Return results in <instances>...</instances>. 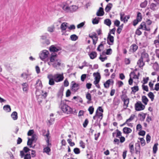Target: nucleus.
Masks as SVG:
<instances>
[{"label":"nucleus","instance_id":"obj_38","mask_svg":"<svg viewBox=\"0 0 159 159\" xmlns=\"http://www.w3.org/2000/svg\"><path fill=\"white\" fill-rule=\"evenodd\" d=\"M97 53L95 52H92L89 55L90 58L93 59L96 57L97 56Z\"/></svg>","mask_w":159,"mask_h":159},{"label":"nucleus","instance_id":"obj_59","mask_svg":"<svg viewBox=\"0 0 159 159\" xmlns=\"http://www.w3.org/2000/svg\"><path fill=\"white\" fill-rule=\"evenodd\" d=\"M142 88L143 90L147 92H148V87L147 86L143 85Z\"/></svg>","mask_w":159,"mask_h":159},{"label":"nucleus","instance_id":"obj_13","mask_svg":"<svg viewBox=\"0 0 159 159\" xmlns=\"http://www.w3.org/2000/svg\"><path fill=\"white\" fill-rule=\"evenodd\" d=\"M71 84L72 85L71 88L72 91L76 92L79 89V85L75 83V82L72 81Z\"/></svg>","mask_w":159,"mask_h":159},{"label":"nucleus","instance_id":"obj_7","mask_svg":"<svg viewBox=\"0 0 159 159\" xmlns=\"http://www.w3.org/2000/svg\"><path fill=\"white\" fill-rule=\"evenodd\" d=\"M122 100L124 102L123 106L125 109H126L128 107L129 103V99L126 95H122L121 96Z\"/></svg>","mask_w":159,"mask_h":159},{"label":"nucleus","instance_id":"obj_17","mask_svg":"<svg viewBox=\"0 0 159 159\" xmlns=\"http://www.w3.org/2000/svg\"><path fill=\"white\" fill-rule=\"evenodd\" d=\"M139 29H142L143 30L148 31L149 30V29L147 27L145 23L144 22H142L140 24L139 27Z\"/></svg>","mask_w":159,"mask_h":159},{"label":"nucleus","instance_id":"obj_28","mask_svg":"<svg viewBox=\"0 0 159 159\" xmlns=\"http://www.w3.org/2000/svg\"><path fill=\"white\" fill-rule=\"evenodd\" d=\"M68 24L66 22H63L62 23L61 25V29L62 30H65L67 28Z\"/></svg>","mask_w":159,"mask_h":159},{"label":"nucleus","instance_id":"obj_64","mask_svg":"<svg viewBox=\"0 0 159 159\" xmlns=\"http://www.w3.org/2000/svg\"><path fill=\"white\" fill-rule=\"evenodd\" d=\"M153 67L154 69L156 70H159V66L157 64H155Z\"/></svg>","mask_w":159,"mask_h":159},{"label":"nucleus","instance_id":"obj_53","mask_svg":"<svg viewBox=\"0 0 159 159\" xmlns=\"http://www.w3.org/2000/svg\"><path fill=\"white\" fill-rule=\"evenodd\" d=\"M103 45L102 44H100L99 45L97 48V50L99 52L101 51L103 49Z\"/></svg>","mask_w":159,"mask_h":159},{"label":"nucleus","instance_id":"obj_43","mask_svg":"<svg viewBox=\"0 0 159 159\" xmlns=\"http://www.w3.org/2000/svg\"><path fill=\"white\" fill-rule=\"evenodd\" d=\"M49 152L50 148L48 146L44 148L43 149V152L46 153L48 155L49 154Z\"/></svg>","mask_w":159,"mask_h":159},{"label":"nucleus","instance_id":"obj_30","mask_svg":"<svg viewBox=\"0 0 159 159\" xmlns=\"http://www.w3.org/2000/svg\"><path fill=\"white\" fill-rule=\"evenodd\" d=\"M3 109L7 112H9L11 111V108L9 105H6L3 107Z\"/></svg>","mask_w":159,"mask_h":159},{"label":"nucleus","instance_id":"obj_20","mask_svg":"<svg viewBox=\"0 0 159 159\" xmlns=\"http://www.w3.org/2000/svg\"><path fill=\"white\" fill-rule=\"evenodd\" d=\"M113 81L111 79H109L107 80L105 83L104 84V87L106 88H108L110 84L113 83Z\"/></svg>","mask_w":159,"mask_h":159},{"label":"nucleus","instance_id":"obj_11","mask_svg":"<svg viewBox=\"0 0 159 159\" xmlns=\"http://www.w3.org/2000/svg\"><path fill=\"white\" fill-rule=\"evenodd\" d=\"M42 132L43 134V135L44 136H45L47 138V140H46V142L48 144V146L50 144L49 143V130H48L47 132L46 133V130H45L43 129L42 130Z\"/></svg>","mask_w":159,"mask_h":159},{"label":"nucleus","instance_id":"obj_36","mask_svg":"<svg viewBox=\"0 0 159 159\" xmlns=\"http://www.w3.org/2000/svg\"><path fill=\"white\" fill-rule=\"evenodd\" d=\"M138 48V46L135 44H133L130 47L131 49L133 52H135L137 49Z\"/></svg>","mask_w":159,"mask_h":159},{"label":"nucleus","instance_id":"obj_62","mask_svg":"<svg viewBox=\"0 0 159 159\" xmlns=\"http://www.w3.org/2000/svg\"><path fill=\"white\" fill-rule=\"evenodd\" d=\"M36 135L35 134H33L31 137V139H30L33 141H36Z\"/></svg>","mask_w":159,"mask_h":159},{"label":"nucleus","instance_id":"obj_37","mask_svg":"<svg viewBox=\"0 0 159 159\" xmlns=\"http://www.w3.org/2000/svg\"><path fill=\"white\" fill-rule=\"evenodd\" d=\"M142 19V14L141 13L138 12L137 13V19L139 21H141Z\"/></svg>","mask_w":159,"mask_h":159},{"label":"nucleus","instance_id":"obj_12","mask_svg":"<svg viewBox=\"0 0 159 159\" xmlns=\"http://www.w3.org/2000/svg\"><path fill=\"white\" fill-rule=\"evenodd\" d=\"M89 37L93 39V44L95 45L98 40L96 34L95 33H92L89 35Z\"/></svg>","mask_w":159,"mask_h":159},{"label":"nucleus","instance_id":"obj_56","mask_svg":"<svg viewBox=\"0 0 159 159\" xmlns=\"http://www.w3.org/2000/svg\"><path fill=\"white\" fill-rule=\"evenodd\" d=\"M68 28L69 29V30H71L75 29V27L74 25H71L70 26H68Z\"/></svg>","mask_w":159,"mask_h":159},{"label":"nucleus","instance_id":"obj_3","mask_svg":"<svg viewBox=\"0 0 159 159\" xmlns=\"http://www.w3.org/2000/svg\"><path fill=\"white\" fill-rule=\"evenodd\" d=\"M35 87L36 89L35 93L36 96H40V91L42 93H43V91L41 90L42 88V84L41 81L39 79H38L36 81Z\"/></svg>","mask_w":159,"mask_h":159},{"label":"nucleus","instance_id":"obj_41","mask_svg":"<svg viewBox=\"0 0 159 159\" xmlns=\"http://www.w3.org/2000/svg\"><path fill=\"white\" fill-rule=\"evenodd\" d=\"M132 91L134 93H135L139 90V87L137 86H134L131 88Z\"/></svg>","mask_w":159,"mask_h":159},{"label":"nucleus","instance_id":"obj_27","mask_svg":"<svg viewBox=\"0 0 159 159\" xmlns=\"http://www.w3.org/2000/svg\"><path fill=\"white\" fill-rule=\"evenodd\" d=\"M129 149L130 152L133 154L134 152V144L132 143H130L129 145Z\"/></svg>","mask_w":159,"mask_h":159},{"label":"nucleus","instance_id":"obj_24","mask_svg":"<svg viewBox=\"0 0 159 159\" xmlns=\"http://www.w3.org/2000/svg\"><path fill=\"white\" fill-rule=\"evenodd\" d=\"M70 12L76 11L78 8V7L76 5H71L70 6Z\"/></svg>","mask_w":159,"mask_h":159},{"label":"nucleus","instance_id":"obj_50","mask_svg":"<svg viewBox=\"0 0 159 159\" xmlns=\"http://www.w3.org/2000/svg\"><path fill=\"white\" fill-rule=\"evenodd\" d=\"M87 75L86 74H84L82 75L81 77V81L83 82L84 81Z\"/></svg>","mask_w":159,"mask_h":159},{"label":"nucleus","instance_id":"obj_51","mask_svg":"<svg viewBox=\"0 0 159 159\" xmlns=\"http://www.w3.org/2000/svg\"><path fill=\"white\" fill-rule=\"evenodd\" d=\"M151 138V136L148 134L147 135L146 137V140L147 143H148L150 142Z\"/></svg>","mask_w":159,"mask_h":159},{"label":"nucleus","instance_id":"obj_25","mask_svg":"<svg viewBox=\"0 0 159 159\" xmlns=\"http://www.w3.org/2000/svg\"><path fill=\"white\" fill-rule=\"evenodd\" d=\"M86 99L88 100L87 103L88 104L90 103L92 100L91 94L89 93H87L86 94Z\"/></svg>","mask_w":159,"mask_h":159},{"label":"nucleus","instance_id":"obj_45","mask_svg":"<svg viewBox=\"0 0 159 159\" xmlns=\"http://www.w3.org/2000/svg\"><path fill=\"white\" fill-rule=\"evenodd\" d=\"M88 110L89 112V114L91 115L93 112L94 108L93 106H90L89 107Z\"/></svg>","mask_w":159,"mask_h":159},{"label":"nucleus","instance_id":"obj_18","mask_svg":"<svg viewBox=\"0 0 159 159\" xmlns=\"http://www.w3.org/2000/svg\"><path fill=\"white\" fill-rule=\"evenodd\" d=\"M68 3L65 4L62 7L63 9L66 12H70V7L68 5V2H67Z\"/></svg>","mask_w":159,"mask_h":159},{"label":"nucleus","instance_id":"obj_46","mask_svg":"<svg viewBox=\"0 0 159 159\" xmlns=\"http://www.w3.org/2000/svg\"><path fill=\"white\" fill-rule=\"evenodd\" d=\"M99 21V18H95L92 20V23L93 24H98Z\"/></svg>","mask_w":159,"mask_h":159},{"label":"nucleus","instance_id":"obj_32","mask_svg":"<svg viewBox=\"0 0 159 159\" xmlns=\"http://www.w3.org/2000/svg\"><path fill=\"white\" fill-rule=\"evenodd\" d=\"M102 112H99L98 109H97L96 112V116H98L99 118L101 120L102 118Z\"/></svg>","mask_w":159,"mask_h":159},{"label":"nucleus","instance_id":"obj_33","mask_svg":"<svg viewBox=\"0 0 159 159\" xmlns=\"http://www.w3.org/2000/svg\"><path fill=\"white\" fill-rule=\"evenodd\" d=\"M112 5L111 3H109L106 7L105 9V11L108 12L111 9Z\"/></svg>","mask_w":159,"mask_h":159},{"label":"nucleus","instance_id":"obj_34","mask_svg":"<svg viewBox=\"0 0 159 159\" xmlns=\"http://www.w3.org/2000/svg\"><path fill=\"white\" fill-rule=\"evenodd\" d=\"M139 116L141 120H143L145 118L146 114L143 113H141L139 114Z\"/></svg>","mask_w":159,"mask_h":159},{"label":"nucleus","instance_id":"obj_54","mask_svg":"<svg viewBox=\"0 0 159 159\" xmlns=\"http://www.w3.org/2000/svg\"><path fill=\"white\" fill-rule=\"evenodd\" d=\"M80 146L83 148H84L85 147V144L82 141H80Z\"/></svg>","mask_w":159,"mask_h":159},{"label":"nucleus","instance_id":"obj_44","mask_svg":"<svg viewBox=\"0 0 159 159\" xmlns=\"http://www.w3.org/2000/svg\"><path fill=\"white\" fill-rule=\"evenodd\" d=\"M71 40L72 41H75L78 39L77 36L75 34L72 35L70 36Z\"/></svg>","mask_w":159,"mask_h":159},{"label":"nucleus","instance_id":"obj_63","mask_svg":"<svg viewBox=\"0 0 159 159\" xmlns=\"http://www.w3.org/2000/svg\"><path fill=\"white\" fill-rule=\"evenodd\" d=\"M34 133V131L33 130H30L28 132V136H31Z\"/></svg>","mask_w":159,"mask_h":159},{"label":"nucleus","instance_id":"obj_19","mask_svg":"<svg viewBox=\"0 0 159 159\" xmlns=\"http://www.w3.org/2000/svg\"><path fill=\"white\" fill-rule=\"evenodd\" d=\"M23 90L27 93L29 89L28 85L26 83H23L21 84Z\"/></svg>","mask_w":159,"mask_h":159},{"label":"nucleus","instance_id":"obj_8","mask_svg":"<svg viewBox=\"0 0 159 159\" xmlns=\"http://www.w3.org/2000/svg\"><path fill=\"white\" fill-rule=\"evenodd\" d=\"M135 109L137 111H140L143 110L145 107L140 101L138 102L135 105Z\"/></svg>","mask_w":159,"mask_h":159},{"label":"nucleus","instance_id":"obj_9","mask_svg":"<svg viewBox=\"0 0 159 159\" xmlns=\"http://www.w3.org/2000/svg\"><path fill=\"white\" fill-rule=\"evenodd\" d=\"M120 16L121 21H123L124 23L127 22L128 20L130 18V16L129 15L125 16L124 12H121L120 13Z\"/></svg>","mask_w":159,"mask_h":159},{"label":"nucleus","instance_id":"obj_39","mask_svg":"<svg viewBox=\"0 0 159 159\" xmlns=\"http://www.w3.org/2000/svg\"><path fill=\"white\" fill-rule=\"evenodd\" d=\"M148 97L151 99V101H153L154 98V95L152 92H149L148 94Z\"/></svg>","mask_w":159,"mask_h":159},{"label":"nucleus","instance_id":"obj_6","mask_svg":"<svg viewBox=\"0 0 159 159\" xmlns=\"http://www.w3.org/2000/svg\"><path fill=\"white\" fill-rule=\"evenodd\" d=\"M139 73H138V75H136L134 72L130 73L129 75L130 78L128 81L129 84L130 85L132 84L133 79H139Z\"/></svg>","mask_w":159,"mask_h":159},{"label":"nucleus","instance_id":"obj_26","mask_svg":"<svg viewBox=\"0 0 159 159\" xmlns=\"http://www.w3.org/2000/svg\"><path fill=\"white\" fill-rule=\"evenodd\" d=\"M11 116L12 119L14 120H16L17 119V113L16 111L13 112L11 115Z\"/></svg>","mask_w":159,"mask_h":159},{"label":"nucleus","instance_id":"obj_23","mask_svg":"<svg viewBox=\"0 0 159 159\" xmlns=\"http://www.w3.org/2000/svg\"><path fill=\"white\" fill-rule=\"evenodd\" d=\"M144 61L140 59L137 62V65L140 68L142 67L144 65Z\"/></svg>","mask_w":159,"mask_h":159},{"label":"nucleus","instance_id":"obj_31","mask_svg":"<svg viewBox=\"0 0 159 159\" xmlns=\"http://www.w3.org/2000/svg\"><path fill=\"white\" fill-rule=\"evenodd\" d=\"M142 102L145 105H146L147 104L148 100L146 96H142Z\"/></svg>","mask_w":159,"mask_h":159},{"label":"nucleus","instance_id":"obj_58","mask_svg":"<svg viewBox=\"0 0 159 159\" xmlns=\"http://www.w3.org/2000/svg\"><path fill=\"white\" fill-rule=\"evenodd\" d=\"M84 25V22H82L79 24L77 25V28H80L82 27Z\"/></svg>","mask_w":159,"mask_h":159},{"label":"nucleus","instance_id":"obj_49","mask_svg":"<svg viewBox=\"0 0 159 159\" xmlns=\"http://www.w3.org/2000/svg\"><path fill=\"white\" fill-rule=\"evenodd\" d=\"M139 139L140 142H141V145L142 146H144L145 144V141L143 138H139Z\"/></svg>","mask_w":159,"mask_h":159},{"label":"nucleus","instance_id":"obj_21","mask_svg":"<svg viewBox=\"0 0 159 159\" xmlns=\"http://www.w3.org/2000/svg\"><path fill=\"white\" fill-rule=\"evenodd\" d=\"M104 14L103 10L102 8L100 7L99 10L97 12L96 15L98 16H102Z\"/></svg>","mask_w":159,"mask_h":159},{"label":"nucleus","instance_id":"obj_4","mask_svg":"<svg viewBox=\"0 0 159 159\" xmlns=\"http://www.w3.org/2000/svg\"><path fill=\"white\" fill-rule=\"evenodd\" d=\"M61 109L64 112L68 114H71L73 112L72 109L63 102L61 103Z\"/></svg>","mask_w":159,"mask_h":159},{"label":"nucleus","instance_id":"obj_29","mask_svg":"<svg viewBox=\"0 0 159 159\" xmlns=\"http://www.w3.org/2000/svg\"><path fill=\"white\" fill-rule=\"evenodd\" d=\"M30 75V74L24 72L21 74V76L24 79L28 80L27 78Z\"/></svg>","mask_w":159,"mask_h":159},{"label":"nucleus","instance_id":"obj_42","mask_svg":"<svg viewBox=\"0 0 159 159\" xmlns=\"http://www.w3.org/2000/svg\"><path fill=\"white\" fill-rule=\"evenodd\" d=\"M33 142V141H32L30 139L28 138V141L27 143V145L28 146H30V148H31L32 146V144Z\"/></svg>","mask_w":159,"mask_h":159},{"label":"nucleus","instance_id":"obj_55","mask_svg":"<svg viewBox=\"0 0 159 159\" xmlns=\"http://www.w3.org/2000/svg\"><path fill=\"white\" fill-rule=\"evenodd\" d=\"M74 152L75 153L78 154L80 153V150L78 148H75L74 149Z\"/></svg>","mask_w":159,"mask_h":159},{"label":"nucleus","instance_id":"obj_35","mask_svg":"<svg viewBox=\"0 0 159 159\" xmlns=\"http://www.w3.org/2000/svg\"><path fill=\"white\" fill-rule=\"evenodd\" d=\"M104 23L106 25L110 26L111 23V20L108 19H105L104 20Z\"/></svg>","mask_w":159,"mask_h":159},{"label":"nucleus","instance_id":"obj_10","mask_svg":"<svg viewBox=\"0 0 159 159\" xmlns=\"http://www.w3.org/2000/svg\"><path fill=\"white\" fill-rule=\"evenodd\" d=\"M64 77L63 74H57L54 75L53 78L56 82H59L63 80L64 79Z\"/></svg>","mask_w":159,"mask_h":159},{"label":"nucleus","instance_id":"obj_61","mask_svg":"<svg viewBox=\"0 0 159 159\" xmlns=\"http://www.w3.org/2000/svg\"><path fill=\"white\" fill-rule=\"evenodd\" d=\"M149 77H147L146 78H143V84H145L147 83L148 81L149 80Z\"/></svg>","mask_w":159,"mask_h":159},{"label":"nucleus","instance_id":"obj_52","mask_svg":"<svg viewBox=\"0 0 159 159\" xmlns=\"http://www.w3.org/2000/svg\"><path fill=\"white\" fill-rule=\"evenodd\" d=\"M31 156L30 153L26 154L24 157V159H30Z\"/></svg>","mask_w":159,"mask_h":159},{"label":"nucleus","instance_id":"obj_14","mask_svg":"<svg viewBox=\"0 0 159 159\" xmlns=\"http://www.w3.org/2000/svg\"><path fill=\"white\" fill-rule=\"evenodd\" d=\"M144 61H149L148 55L147 53L143 52L140 58Z\"/></svg>","mask_w":159,"mask_h":159},{"label":"nucleus","instance_id":"obj_48","mask_svg":"<svg viewBox=\"0 0 159 159\" xmlns=\"http://www.w3.org/2000/svg\"><path fill=\"white\" fill-rule=\"evenodd\" d=\"M147 4V2L146 1H144L140 4V7L142 8L145 7Z\"/></svg>","mask_w":159,"mask_h":159},{"label":"nucleus","instance_id":"obj_2","mask_svg":"<svg viewBox=\"0 0 159 159\" xmlns=\"http://www.w3.org/2000/svg\"><path fill=\"white\" fill-rule=\"evenodd\" d=\"M49 54L48 51L46 50H44L40 52L39 54V56L40 58L42 61L46 62H47L49 65H50V61H48L50 59V57H48Z\"/></svg>","mask_w":159,"mask_h":159},{"label":"nucleus","instance_id":"obj_16","mask_svg":"<svg viewBox=\"0 0 159 159\" xmlns=\"http://www.w3.org/2000/svg\"><path fill=\"white\" fill-rule=\"evenodd\" d=\"M114 41V38L113 36L111 35L110 34H109L107 37V42L110 45H112Z\"/></svg>","mask_w":159,"mask_h":159},{"label":"nucleus","instance_id":"obj_5","mask_svg":"<svg viewBox=\"0 0 159 159\" xmlns=\"http://www.w3.org/2000/svg\"><path fill=\"white\" fill-rule=\"evenodd\" d=\"M41 41L43 45H48L50 43L49 34L46 33L41 36Z\"/></svg>","mask_w":159,"mask_h":159},{"label":"nucleus","instance_id":"obj_22","mask_svg":"<svg viewBox=\"0 0 159 159\" xmlns=\"http://www.w3.org/2000/svg\"><path fill=\"white\" fill-rule=\"evenodd\" d=\"M123 133L126 134H129L131 132L132 129L129 128L125 127H124L123 129Z\"/></svg>","mask_w":159,"mask_h":159},{"label":"nucleus","instance_id":"obj_57","mask_svg":"<svg viewBox=\"0 0 159 159\" xmlns=\"http://www.w3.org/2000/svg\"><path fill=\"white\" fill-rule=\"evenodd\" d=\"M23 151L25 153H27L29 151H30L31 149H30L27 147H25L23 148Z\"/></svg>","mask_w":159,"mask_h":159},{"label":"nucleus","instance_id":"obj_1","mask_svg":"<svg viewBox=\"0 0 159 159\" xmlns=\"http://www.w3.org/2000/svg\"><path fill=\"white\" fill-rule=\"evenodd\" d=\"M61 50L60 47H55L54 45H52L50 46V61H57L59 60L57 59V54L56 53L59 51ZM55 63H57V65L59 66L60 63L59 62L55 61Z\"/></svg>","mask_w":159,"mask_h":159},{"label":"nucleus","instance_id":"obj_60","mask_svg":"<svg viewBox=\"0 0 159 159\" xmlns=\"http://www.w3.org/2000/svg\"><path fill=\"white\" fill-rule=\"evenodd\" d=\"M140 29H139V28L138 29H137L135 32V33L136 34L140 35L141 34H142V32L141 31H140L139 30Z\"/></svg>","mask_w":159,"mask_h":159},{"label":"nucleus","instance_id":"obj_15","mask_svg":"<svg viewBox=\"0 0 159 159\" xmlns=\"http://www.w3.org/2000/svg\"><path fill=\"white\" fill-rule=\"evenodd\" d=\"M93 75L94 77L95 80L94 82H96V83L99 82L101 78V76L99 73H94Z\"/></svg>","mask_w":159,"mask_h":159},{"label":"nucleus","instance_id":"obj_47","mask_svg":"<svg viewBox=\"0 0 159 159\" xmlns=\"http://www.w3.org/2000/svg\"><path fill=\"white\" fill-rule=\"evenodd\" d=\"M158 145V144L157 143H155L153 147V152L154 153H156V152H157V146Z\"/></svg>","mask_w":159,"mask_h":159},{"label":"nucleus","instance_id":"obj_40","mask_svg":"<svg viewBox=\"0 0 159 159\" xmlns=\"http://www.w3.org/2000/svg\"><path fill=\"white\" fill-rule=\"evenodd\" d=\"M135 117V115H131V116L129 118L127 119L126 121V123L128 122H130L133 120Z\"/></svg>","mask_w":159,"mask_h":159}]
</instances>
